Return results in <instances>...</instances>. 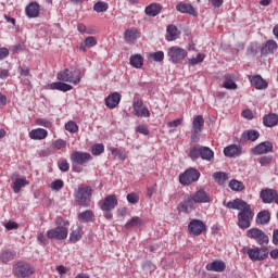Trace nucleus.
<instances>
[{
	"mask_svg": "<svg viewBox=\"0 0 278 278\" xmlns=\"http://www.w3.org/2000/svg\"><path fill=\"white\" fill-rule=\"evenodd\" d=\"M92 218H94V212L91 210H86L78 214V220L80 223H92Z\"/></svg>",
	"mask_w": 278,
	"mask_h": 278,
	"instance_id": "4c0bfd02",
	"label": "nucleus"
},
{
	"mask_svg": "<svg viewBox=\"0 0 278 278\" xmlns=\"http://www.w3.org/2000/svg\"><path fill=\"white\" fill-rule=\"evenodd\" d=\"M197 200L193 198V195H189L184 199V201L178 204V211L184 212L185 214H188L189 212H192L194 208V205H197Z\"/></svg>",
	"mask_w": 278,
	"mask_h": 278,
	"instance_id": "2eb2a0df",
	"label": "nucleus"
},
{
	"mask_svg": "<svg viewBox=\"0 0 278 278\" xmlns=\"http://www.w3.org/2000/svg\"><path fill=\"white\" fill-rule=\"evenodd\" d=\"M242 253H247L248 257L252 262H264L268 257V248L266 245H262L261 248H252L248 249L243 248Z\"/></svg>",
	"mask_w": 278,
	"mask_h": 278,
	"instance_id": "20e7f679",
	"label": "nucleus"
},
{
	"mask_svg": "<svg viewBox=\"0 0 278 278\" xmlns=\"http://www.w3.org/2000/svg\"><path fill=\"white\" fill-rule=\"evenodd\" d=\"M241 116H243V118H248V121H253V111L244 110L242 111Z\"/></svg>",
	"mask_w": 278,
	"mask_h": 278,
	"instance_id": "680f3d73",
	"label": "nucleus"
},
{
	"mask_svg": "<svg viewBox=\"0 0 278 278\" xmlns=\"http://www.w3.org/2000/svg\"><path fill=\"white\" fill-rule=\"evenodd\" d=\"M205 60V54L203 53H198L195 58L191 59L189 61V64H191L192 66L197 65V64H201V62H203Z\"/></svg>",
	"mask_w": 278,
	"mask_h": 278,
	"instance_id": "603ef678",
	"label": "nucleus"
},
{
	"mask_svg": "<svg viewBox=\"0 0 278 278\" xmlns=\"http://www.w3.org/2000/svg\"><path fill=\"white\" fill-rule=\"evenodd\" d=\"M76 202L83 207H90V201L92 199V188L85 186L79 187L75 194Z\"/></svg>",
	"mask_w": 278,
	"mask_h": 278,
	"instance_id": "423d86ee",
	"label": "nucleus"
},
{
	"mask_svg": "<svg viewBox=\"0 0 278 278\" xmlns=\"http://www.w3.org/2000/svg\"><path fill=\"white\" fill-rule=\"evenodd\" d=\"M40 14V5L37 2H31L26 7V15L28 18H36Z\"/></svg>",
	"mask_w": 278,
	"mask_h": 278,
	"instance_id": "bb28decb",
	"label": "nucleus"
},
{
	"mask_svg": "<svg viewBox=\"0 0 278 278\" xmlns=\"http://www.w3.org/2000/svg\"><path fill=\"white\" fill-rule=\"evenodd\" d=\"M187 55L188 52L186 51V49L177 46H173L167 50V58L173 64H180V62H184L186 60Z\"/></svg>",
	"mask_w": 278,
	"mask_h": 278,
	"instance_id": "6e6552de",
	"label": "nucleus"
},
{
	"mask_svg": "<svg viewBox=\"0 0 278 278\" xmlns=\"http://www.w3.org/2000/svg\"><path fill=\"white\" fill-rule=\"evenodd\" d=\"M213 179L218 186H225V182L229 179V174L225 172H215L213 174Z\"/></svg>",
	"mask_w": 278,
	"mask_h": 278,
	"instance_id": "72a5a7b5",
	"label": "nucleus"
},
{
	"mask_svg": "<svg viewBox=\"0 0 278 278\" xmlns=\"http://www.w3.org/2000/svg\"><path fill=\"white\" fill-rule=\"evenodd\" d=\"M258 162H260L261 166H268V164H270V162H273V156H270V155L262 156L261 159H258Z\"/></svg>",
	"mask_w": 278,
	"mask_h": 278,
	"instance_id": "bf43d9fd",
	"label": "nucleus"
},
{
	"mask_svg": "<svg viewBox=\"0 0 278 278\" xmlns=\"http://www.w3.org/2000/svg\"><path fill=\"white\" fill-rule=\"evenodd\" d=\"M224 155L226 157H240L242 155V147L238 144H230L224 148Z\"/></svg>",
	"mask_w": 278,
	"mask_h": 278,
	"instance_id": "a211bd4d",
	"label": "nucleus"
},
{
	"mask_svg": "<svg viewBox=\"0 0 278 278\" xmlns=\"http://www.w3.org/2000/svg\"><path fill=\"white\" fill-rule=\"evenodd\" d=\"M275 189H263L260 192V198L263 203H273V201H275Z\"/></svg>",
	"mask_w": 278,
	"mask_h": 278,
	"instance_id": "5701e85b",
	"label": "nucleus"
},
{
	"mask_svg": "<svg viewBox=\"0 0 278 278\" xmlns=\"http://www.w3.org/2000/svg\"><path fill=\"white\" fill-rule=\"evenodd\" d=\"M59 81H67L77 86L81 81V70L77 67L65 68L56 75Z\"/></svg>",
	"mask_w": 278,
	"mask_h": 278,
	"instance_id": "f257e3e1",
	"label": "nucleus"
},
{
	"mask_svg": "<svg viewBox=\"0 0 278 278\" xmlns=\"http://www.w3.org/2000/svg\"><path fill=\"white\" fill-rule=\"evenodd\" d=\"M260 138V131L255 129L245 130L241 135V142H255Z\"/></svg>",
	"mask_w": 278,
	"mask_h": 278,
	"instance_id": "412c9836",
	"label": "nucleus"
},
{
	"mask_svg": "<svg viewBox=\"0 0 278 278\" xmlns=\"http://www.w3.org/2000/svg\"><path fill=\"white\" fill-rule=\"evenodd\" d=\"M20 75L22 77H29V68H27L25 65L20 66Z\"/></svg>",
	"mask_w": 278,
	"mask_h": 278,
	"instance_id": "0e129e2a",
	"label": "nucleus"
},
{
	"mask_svg": "<svg viewBox=\"0 0 278 278\" xmlns=\"http://www.w3.org/2000/svg\"><path fill=\"white\" fill-rule=\"evenodd\" d=\"M204 231H207V227L201 219H192L188 225L190 236H201Z\"/></svg>",
	"mask_w": 278,
	"mask_h": 278,
	"instance_id": "f8f14e48",
	"label": "nucleus"
},
{
	"mask_svg": "<svg viewBox=\"0 0 278 278\" xmlns=\"http://www.w3.org/2000/svg\"><path fill=\"white\" fill-rule=\"evenodd\" d=\"M253 216H255V214L253 213V210H251V204H248L244 208L239 211L237 215V225L239 229H249V227H251V220H253Z\"/></svg>",
	"mask_w": 278,
	"mask_h": 278,
	"instance_id": "7ed1b4c3",
	"label": "nucleus"
},
{
	"mask_svg": "<svg viewBox=\"0 0 278 278\" xmlns=\"http://www.w3.org/2000/svg\"><path fill=\"white\" fill-rule=\"evenodd\" d=\"M103 151H105V147L103 146V143L94 144L91 148L92 155H101V153H103Z\"/></svg>",
	"mask_w": 278,
	"mask_h": 278,
	"instance_id": "8fccbe9b",
	"label": "nucleus"
},
{
	"mask_svg": "<svg viewBox=\"0 0 278 278\" xmlns=\"http://www.w3.org/2000/svg\"><path fill=\"white\" fill-rule=\"evenodd\" d=\"M228 186L233 192H242V190H244V184L236 179L230 180Z\"/></svg>",
	"mask_w": 278,
	"mask_h": 278,
	"instance_id": "c03bdc74",
	"label": "nucleus"
},
{
	"mask_svg": "<svg viewBox=\"0 0 278 278\" xmlns=\"http://www.w3.org/2000/svg\"><path fill=\"white\" fill-rule=\"evenodd\" d=\"M277 41L268 40L261 49L262 55H268V53H275L277 51Z\"/></svg>",
	"mask_w": 278,
	"mask_h": 278,
	"instance_id": "7c9ffc66",
	"label": "nucleus"
},
{
	"mask_svg": "<svg viewBox=\"0 0 278 278\" xmlns=\"http://www.w3.org/2000/svg\"><path fill=\"white\" fill-rule=\"evenodd\" d=\"M142 225H144V220H142V218L138 216H135L125 224V229H131L134 227H142Z\"/></svg>",
	"mask_w": 278,
	"mask_h": 278,
	"instance_id": "a19ab883",
	"label": "nucleus"
},
{
	"mask_svg": "<svg viewBox=\"0 0 278 278\" xmlns=\"http://www.w3.org/2000/svg\"><path fill=\"white\" fill-rule=\"evenodd\" d=\"M223 88H226V90H236V88H238V85L236 84V81H233V78L229 74H226L224 76Z\"/></svg>",
	"mask_w": 278,
	"mask_h": 278,
	"instance_id": "79ce46f5",
	"label": "nucleus"
},
{
	"mask_svg": "<svg viewBox=\"0 0 278 278\" xmlns=\"http://www.w3.org/2000/svg\"><path fill=\"white\" fill-rule=\"evenodd\" d=\"M124 40H126V42H135V40H138V29L131 28L125 30Z\"/></svg>",
	"mask_w": 278,
	"mask_h": 278,
	"instance_id": "ea45409f",
	"label": "nucleus"
},
{
	"mask_svg": "<svg viewBox=\"0 0 278 278\" xmlns=\"http://www.w3.org/2000/svg\"><path fill=\"white\" fill-rule=\"evenodd\" d=\"M143 270H149L150 273H153V270H155V265L152 264L150 261H147L143 264Z\"/></svg>",
	"mask_w": 278,
	"mask_h": 278,
	"instance_id": "e2e57ef3",
	"label": "nucleus"
},
{
	"mask_svg": "<svg viewBox=\"0 0 278 278\" xmlns=\"http://www.w3.org/2000/svg\"><path fill=\"white\" fill-rule=\"evenodd\" d=\"M85 47H88V49H91V47H97V37L89 36L85 38Z\"/></svg>",
	"mask_w": 278,
	"mask_h": 278,
	"instance_id": "5fc2aeb1",
	"label": "nucleus"
},
{
	"mask_svg": "<svg viewBox=\"0 0 278 278\" xmlns=\"http://www.w3.org/2000/svg\"><path fill=\"white\" fill-rule=\"evenodd\" d=\"M112 155H117L118 160L124 162L127 160V153L125 151L118 150L117 148H110Z\"/></svg>",
	"mask_w": 278,
	"mask_h": 278,
	"instance_id": "49530a36",
	"label": "nucleus"
},
{
	"mask_svg": "<svg viewBox=\"0 0 278 278\" xmlns=\"http://www.w3.org/2000/svg\"><path fill=\"white\" fill-rule=\"evenodd\" d=\"M144 12L147 16H157V14L162 12V4L151 3L150 5L146 7Z\"/></svg>",
	"mask_w": 278,
	"mask_h": 278,
	"instance_id": "2f4dec72",
	"label": "nucleus"
},
{
	"mask_svg": "<svg viewBox=\"0 0 278 278\" xmlns=\"http://www.w3.org/2000/svg\"><path fill=\"white\" fill-rule=\"evenodd\" d=\"M148 58L149 60H153V62H164V51L152 52Z\"/></svg>",
	"mask_w": 278,
	"mask_h": 278,
	"instance_id": "a18cd8bd",
	"label": "nucleus"
},
{
	"mask_svg": "<svg viewBox=\"0 0 278 278\" xmlns=\"http://www.w3.org/2000/svg\"><path fill=\"white\" fill-rule=\"evenodd\" d=\"M25 186H29V181L25 178H16L13 181V192L15 194H18V192H21L22 188H25Z\"/></svg>",
	"mask_w": 278,
	"mask_h": 278,
	"instance_id": "f704fd0d",
	"label": "nucleus"
},
{
	"mask_svg": "<svg viewBox=\"0 0 278 278\" xmlns=\"http://www.w3.org/2000/svg\"><path fill=\"white\" fill-rule=\"evenodd\" d=\"M106 10H110V4H108L105 1H98L93 4V11L98 14H101Z\"/></svg>",
	"mask_w": 278,
	"mask_h": 278,
	"instance_id": "37998d69",
	"label": "nucleus"
},
{
	"mask_svg": "<svg viewBox=\"0 0 278 278\" xmlns=\"http://www.w3.org/2000/svg\"><path fill=\"white\" fill-rule=\"evenodd\" d=\"M203 127H205V119H203V115L195 116L192 122V131H194V134H201V131H203Z\"/></svg>",
	"mask_w": 278,
	"mask_h": 278,
	"instance_id": "c85d7f7f",
	"label": "nucleus"
},
{
	"mask_svg": "<svg viewBox=\"0 0 278 278\" xmlns=\"http://www.w3.org/2000/svg\"><path fill=\"white\" fill-rule=\"evenodd\" d=\"M273 142L263 141L251 150L252 155H264L266 153H273Z\"/></svg>",
	"mask_w": 278,
	"mask_h": 278,
	"instance_id": "4468645a",
	"label": "nucleus"
},
{
	"mask_svg": "<svg viewBox=\"0 0 278 278\" xmlns=\"http://www.w3.org/2000/svg\"><path fill=\"white\" fill-rule=\"evenodd\" d=\"M70 240L71 242H79L81 240V227L71 232Z\"/></svg>",
	"mask_w": 278,
	"mask_h": 278,
	"instance_id": "de8ad7c7",
	"label": "nucleus"
},
{
	"mask_svg": "<svg viewBox=\"0 0 278 278\" xmlns=\"http://www.w3.org/2000/svg\"><path fill=\"white\" fill-rule=\"evenodd\" d=\"M167 34H168V36L166 37V40L173 41V40H177V38H179L181 33H179V29L177 28V26L168 25Z\"/></svg>",
	"mask_w": 278,
	"mask_h": 278,
	"instance_id": "e433bc0d",
	"label": "nucleus"
},
{
	"mask_svg": "<svg viewBox=\"0 0 278 278\" xmlns=\"http://www.w3.org/2000/svg\"><path fill=\"white\" fill-rule=\"evenodd\" d=\"M129 64L132 68H142L144 65V59L141 54H134L129 59Z\"/></svg>",
	"mask_w": 278,
	"mask_h": 278,
	"instance_id": "473e14b6",
	"label": "nucleus"
},
{
	"mask_svg": "<svg viewBox=\"0 0 278 278\" xmlns=\"http://www.w3.org/2000/svg\"><path fill=\"white\" fill-rule=\"evenodd\" d=\"M116 205H118V199L114 194H110L106 198H104L101 210L103 212H112V210L116 208Z\"/></svg>",
	"mask_w": 278,
	"mask_h": 278,
	"instance_id": "dca6fc26",
	"label": "nucleus"
},
{
	"mask_svg": "<svg viewBox=\"0 0 278 278\" xmlns=\"http://www.w3.org/2000/svg\"><path fill=\"white\" fill-rule=\"evenodd\" d=\"M68 225L67 222H63V224H59L58 227L50 229L47 231V238L49 240H66L68 238Z\"/></svg>",
	"mask_w": 278,
	"mask_h": 278,
	"instance_id": "0eeeda50",
	"label": "nucleus"
},
{
	"mask_svg": "<svg viewBox=\"0 0 278 278\" xmlns=\"http://www.w3.org/2000/svg\"><path fill=\"white\" fill-rule=\"evenodd\" d=\"M137 131L138 134H142L143 136H149V128L143 125H139L137 127Z\"/></svg>",
	"mask_w": 278,
	"mask_h": 278,
	"instance_id": "69168bd1",
	"label": "nucleus"
},
{
	"mask_svg": "<svg viewBox=\"0 0 278 278\" xmlns=\"http://www.w3.org/2000/svg\"><path fill=\"white\" fill-rule=\"evenodd\" d=\"M128 203H131L132 205H135V203H138L140 201V197H138L137 193H129L126 197Z\"/></svg>",
	"mask_w": 278,
	"mask_h": 278,
	"instance_id": "4d7b16f0",
	"label": "nucleus"
},
{
	"mask_svg": "<svg viewBox=\"0 0 278 278\" xmlns=\"http://www.w3.org/2000/svg\"><path fill=\"white\" fill-rule=\"evenodd\" d=\"M270 223V212L263 210L256 215V225H268Z\"/></svg>",
	"mask_w": 278,
	"mask_h": 278,
	"instance_id": "c756f323",
	"label": "nucleus"
},
{
	"mask_svg": "<svg viewBox=\"0 0 278 278\" xmlns=\"http://www.w3.org/2000/svg\"><path fill=\"white\" fill-rule=\"evenodd\" d=\"M252 86H254V88H256V90H264L266 88H268V83H266V80H264V78H262V76L256 75L253 76L250 79Z\"/></svg>",
	"mask_w": 278,
	"mask_h": 278,
	"instance_id": "cd10ccee",
	"label": "nucleus"
},
{
	"mask_svg": "<svg viewBox=\"0 0 278 278\" xmlns=\"http://www.w3.org/2000/svg\"><path fill=\"white\" fill-rule=\"evenodd\" d=\"M181 123H184V119L182 118H177V119H174L172 122H168L167 127L169 129L177 128V127H179V125H181Z\"/></svg>",
	"mask_w": 278,
	"mask_h": 278,
	"instance_id": "13d9d810",
	"label": "nucleus"
},
{
	"mask_svg": "<svg viewBox=\"0 0 278 278\" xmlns=\"http://www.w3.org/2000/svg\"><path fill=\"white\" fill-rule=\"evenodd\" d=\"M47 136H49V132L45 128L33 129L29 132L30 140H45V138H47Z\"/></svg>",
	"mask_w": 278,
	"mask_h": 278,
	"instance_id": "a878e982",
	"label": "nucleus"
},
{
	"mask_svg": "<svg viewBox=\"0 0 278 278\" xmlns=\"http://www.w3.org/2000/svg\"><path fill=\"white\" fill-rule=\"evenodd\" d=\"M66 131H70V134H77L79 131V126H77V123L70 121L65 124Z\"/></svg>",
	"mask_w": 278,
	"mask_h": 278,
	"instance_id": "09e8293b",
	"label": "nucleus"
},
{
	"mask_svg": "<svg viewBox=\"0 0 278 278\" xmlns=\"http://www.w3.org/2000/svg\"><path fill=\"white\" fill-rule=\"evenodd\" d=\"M13 273L17 278H29L34 273H36V269L34 266L29 265V263L17 262L14 266Z\"/></svg>",
	"mask_w": 278,
	"mask_h": 278,
	"instance_id": "1a4fd4ad",
	"label": "nucleus"
},
{
	"mask_svg": "<svg viewBox=\"0 0 278 278\" xmlns=\"http://www.w3.org/2000/svg\"><path fill=\"white\" fill-rule=\"evenodd\" d=\"M10 55V50L8 48H0V60H5Z\"/></svg>",
	"mask_w": 278,
	"mask_h": 278,
	"instance_id": "338daca9",
	"label": "nucleus"
},
{
	"mask_svg": "<svg viewBox=\"0 0 278 278\" xmlns=\"http://www.w3.org/2000/svg\"><path fill=\"white\" fill-rule=\"evenodd\" d=\"M132 108L135 116H138V118H149V116H151V111L144 106L142 100L135 101Z\"/></svg>",
	"mask_w": 278,
	"mask_h": 278,
	"instance_id": "ddd939ff",
	"label": "nucleus"
},
{
	"mask_svg": "<svg viewBox=\"0 0 278 278\" xmlns=\"http://www.w3.org/2000/svg\"><path fill=\"white\" fill-rule=\"evenodd\" d=\"M47 90H60L61 92H68V90H73V86L62 83V81H56V83H51L46 86Z\"/></svg>",
	"mask_w": 278,
	"mask_h": 278,
	"instance_id": "aec40b11",
	"label": "nucleus"
},
{
	"mask_svg": "<svg viewBox=\"0 0 278 278\" xmlns=\"http://www.w3.org/2000/svg\"><path fill=\"white\" fill-rule=\"evenodd\" d=\"M16 257V251L13 250H4L0 254V260L3 264H8V262H12Z\"/></svg>",
	"mask_w": 278,
	"mask_h": 278,
	"instance_id": "58836bf2",
	"label": "nucleus"
},
{
	"mask_svg": "<svg viewBox=\"0 0 278 278\" xmlns=\"http://www.w3.org/2000/svg\"><path fill=\"white\" fill-rule=\"evenodd\" d=\"M192 197L198 203H210V195L203 189L198 190Z\"/></svg>",
	"mask_w": 278,
	"mask_h": 278,
	"instance_id": "c9c22d12",
	"label": "nucleus"
},
{
	"mask_svg": "<svg viewBox=\"0 0 278 278\" xmlns=\"http://www.w3.org/2000/svg\"><path fill=\"white\" fill-rule=\"evenodd\" d=\"M247 238L250 240H255L256 243L260 244V247H268V243L270 242V238H268V235L264 232L260 228H250L245 232Z\"/></svg>",
	"mask_w": 278,
	"mask_h": 278,
	"instance_id": "39448f33",
	"label": "nucleus"
},
{
	"mask_svg": "<svg viewBox=\"0 0 278 278\" xmlns=\"http://www.w3.org/2000/svg\"><path fill=\"white\" fill-rule=\"evenodd\" d=\"M189 157L192 160H204L205 162L214 161V151L207 147L198 146L190 149Z\"/></svg>",
	"mask_w": 278,
	"mask_h": 278,
	"instance_id": "f03ea898",
	"label": "nucleus"
},
{
	"mask_svg": "<svg viewBox=\"0 0 278 278\" xmlns=\"http://www.w3.org/2000/svg\"><path fill=\"white\" fill-rule=\"evenodd\" d=\"M199 177H201V173L197 168H189L179 176V182L181 186H190V184L199 181Z\"/></svg>",
	"mask_w": 278,
	"mask_h": 278,
	"instance_id": "9d476101",
	"label": "nucleus"
},
{
	"mask_svg": "<svg viewBox=\"0 0 278 278\" xmlns=\"http://www.w3.org/2000/svg\"><path fill=\"white\" fill-rule=\"evenodd\" d=\"M278 124V114L277 113H268L263 117V125L265 127H276Z\"/></svg>",
	"mask_w": 278,
	"mask_h": 278,
	"instance_id": "393cba45",
	"label": "nucleus"
},
{
	"mask_svg": "<svg viewBox=\"0 0 278 278\" xmlns=\"http://www.w3.org/2000/svg\"><path fill=\"white\" fill-rule=\"evenodd\" d=\"M70 160L73 163V168H75V166H84V164L92 162V155L87 152L75 151L72 152Z\"/></svg>",
	"mask_w": 278,
	"mask_h": 278,
	"instance_id": "9b49d317",
	"label": "nucleus"
},
{
	"mask_svg": "<svg viewBox=\"0 0 278 278\" xmlns=\"http://www.w3.org/2000/svg\"><path fill=\"white\" fill-rule=\"evenodd\" d=\"M176 10L181 12V14H190V16H197V11L190 3L180 2L176 5Z\"/></svg>",
	"mask_w": 278,
	"mask_h": 278,
	"instance_id": "4be33fe9",
	"label": "nucleus"
},
{
	"mask_svg": "<svg viewBox=\"0 0 278 278\" xmlns=\"http://www.w3.org/2000/svg\"><path fill=\"white\" fill-rule=\"evenodd\" d=\"M71 168V165L68 164V161L66 160H61V162L59 163V169L62 173H68V169Z\"/></svg>",
	"mask_w": 278,
	"mask_h": 278,
	"instance_id": "6e6d98bb",
	"label": "nucleus"
},
{
	"mask_svg": "<svg viewBox=\"0 0 278 278\" xmlns=\"http://www.w3.org/2000/svg\"><path fill=\"white\" fill-rule=\"evenodd\" d=\"M51 190H62L64 188V181L62 179H56L50 185Z\"/></svg>",
	"mask_w": 278,
	"mask_h": 278,
	"instance_id": "864d4df0",
	"label": "nucleus"
},
{
	"mask_svg": "<svg viewBox=\"0 0 278 278\" xmlns=\"http://www.w3.org/2000/svg\"><path fill=\"white\" fill-rule=\"evenodd\" d=\"M225 268H227V265L223 261H215L206 265V270L213 273H224Z\"/></svg>",
	"mask_w": 278,
	"mask_h": 278,
	"instance_id": "b1692460",
	"label": "nucleus"
},
{
	"mask_svg": "<svg viewBox=\"0 0 278 278\" xmlns=\"http://www.w3.org/2000/svg\"><path fill=\"white\" fill-rule=\"evenodd\" d=\"M121 103V93L113 92L105 98V105L109 110H114Z\"/></svg>",
	"mask_w": 278,
	"mask_h": 278,
	"instance_id": "6ab92c4d",
	"label": "nucleus"
},
{
	"mask_svg": "<svg viewBox=\"0 0 278 278\" xmlns=\"http://www.w3.org/2000/svg\"><path fill=\"white\" fill-rule=\"evenodd\" d=\"M37 125H40L41 127H46L47 129L51 128V122L45 118H38L36 121Z\"/></svg>",
	"mask_w": 278,
	"mask_h": 278,
	"instance_id": "052dcab7",
	"label": "nucleus"
},
{
	"mask_svg": "<svg viewBox=\"0 0 278 278\" xmlns=\"http://www.w3.org/2000/svg\"><path fill=\"white\" fill-rule=\"evenodd\" d=\"M54 147L58 150L64 149V147H66V142L63 139H59L54 142Z\"/></svg>",
	"mask_w": 278,
	"mask_h": 278,
	"instance_id": "774afa93",
	"label": "nucleus"
},
{
	"mask_svg": "<svg viewBox=\"0 0 278 278\" xmlns=\"http://www.w3.org/2000/svg\"><path fill=\"white\" fill-rule=\"evenodd\" d=\"M77 29H78L79 34H87V35L94 34V29H92L91 27H88L84 24H78Z\"/></svg>",
	"mask_w": 278,
	"mask_h": 278,
	"instance_id": "3c124183",
	"label": "nucleus"
},
{
	"mask_svg": "<svg viewBox=\"0 0 278 278\" xmlns=\"http://www.w3.org/2000/svg\"><path fill=\"white\" fill-rule=\"evenodd\" d=\"M224 207H227L228 210H239V212H242V210H244L249 203H247L244 200L242 199H235L233 201H224L223 202Z\"/></svg>",
	"mask_w": 278,
	"mask_h": 278,
	"instance_id": "f3484780",
	"label": "nucleus"
}]
</instances>
